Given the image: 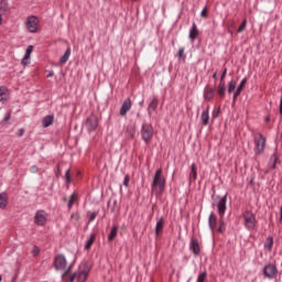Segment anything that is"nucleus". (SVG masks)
<instances>
[{"mask_svg": "<svg viewBox=\"0 0 282 282\" xmlns=\"http://www.w3.org/2000/svg\"><path fill=\"white\" fill-rule=\"evenodd\" d=\"M96 241V234H91L90 238L86 241L85 249L90 250L91 246H94V242Z\"/></svg>", "mask_w": 282, "mask_h": 282, "instance_id": "25", "label": "nucleus"}, {"mask_svg": "<svg viewBox=\"0 0 282 282\" xmlns=\"http://www.w3.org/2000/svg\"><path fill=\"white\" fill-rule=\"evenodd\" d=\"M69 56H72V50L68 47L64 55L61 57V63H67V61H69Z\"/></svg>", "mask_w": 282, "mask_h": 282, "instance_id": "26", "label": "nucleus"}, {"mask_svg": "<svg viewBox=\"0 0 282 282\" xmlns=\"http://www.w3.org/2000/svg\"><path fill=\"white\" fill-rule=\"evenodd\" d=\"M51 124H54V115L45 116L42 120V127L44 129H47V127H51Z\"/></svg>", "mask_w": 282, "mask_h": 282, "instance_id": "14", "label": "nucleus"}, {"mask_svg": "<svg viewBox=\"0 0 282 282\" xmlns=\"http://www.w3.org/2000/svg\"><path fill=\"white\" fill-rule=\"evenodd\" d=\"M1 23H3V18L0 14V25H1Z\"/></svg>", "mask_w": 282, "mask_h": 282, "instance_id": "55", "label": "nucleus"}, {"mask_svg": "<svg viewBox=\"0 0 282 282\" xmlns=\"http://www.w3.org/2000/svg\"><path fill=\"white\" fill-rule=\"evenodd\" d=\"M67 206L68 208H72V198L68 199Z\"/></svg>", "mask_w": 282, "mask_h": 282, "instance_id": "52", "label": "nucleus"}, {"mask_svg": "<svg viewBox=\"0 0 282 282\" xmlns=\"http://www.w3.org/2000/svg\"><path fill=\"white\" fill-rule=\"evenodd\" d=\"M40 252H41V250L37 249V247H34L33 257H36V254H39Z\"/></svg>", "mask_w": 282, "mask_h": 282, "instance_id": "45", "label": "nucleus"}, {"mask_svg": "<svg viewBox=\"0 0 282 282\" xmlns=\"http://www.w3.org/2000/svg\"><path fill=\"white\" fill-rule=\"evenodd\" d=\"M237 89V82L231 79L228 84V94H232Z\"/></svg>", "mask_w": 282, "mask_h": 282, "instance_id": "30", "label": "nucleus"}, {"mask_svg": "<svg viewBox=\"0 0 282 282\" xmlns=\"http://www.w3.org/2000/svg\"><path fill=\"white\" fill-rule=\"evenodd\" d=\"M141 139L145 144H151V140H153V126L151 123H143L141 127Z\"/></svg>", "mask_w": 282, "mask_h": 282, "instance_id": "4", "label": "nucleus"}, {"mask_svg": "<svg viewBox=\"0 0 282 282\" xmlns=\"http://www.w3.org/2000/svg\"><path fill=\"white\" fill-rule=\"evenodd\" d=\"M131 110V99H126L120 109V116H127Z\"/></svg>", "mask_w": 282, "mask_h": 282, "instance_id": "12", "label": "nucleus"}, {"mask_svg": "<svg viewBox=\"0 0 282 282\" xmlns=\"http://www.w3.org/2000/svg\"><path fill=\"white\" fill-rule=\"evenodd\" d=\"M224 230H225L224 218H220V219H219L218 232H224Z\"/></svg>", "mask_w": 282, "mask_h": 282, "instance_id": "38", "label": "nucleus"}, {"mask_svg": "<svg viewBox=\"0 0 282 282\" xmlns=\"http://www.w3.org/2000/svg\"><path fill=\"white\" fill-rule=\"evenodd\" d=\"M130 135H131V138H133V133H131Z\"/></svg>", "mask_w": 282, "mask_h": 282, "instance_id": "57", "label": "nucleus"}, {"mask_svg": "<svg viewBox=\"0 0 282 282\" xmlns=\"http://www.w3.org/2000/svg\"><path fill=\"white\" fill-rule=\"evenodd\" d=\"M247 83H248V78H243V79L240 82V84H239V86H238L237 89H239V91H243V89L246 88Z\"/></svg>", "mask_w": 282, "mask_h": 282, "instance_id": "36", "label": "nucleus"}, {"mask_svg": "<svg viewBox=\"0 0 282 282\" xmlns=\"http://www.w3.org/2000/svg\"><path fill=\"white\" fill-rule=\"evenodd\" d=\"M197 36H199V30L197 29V24L193 23L192 29L189 30V39L193 42Z\"/></svg>", "mask_w": 282, "mask_h": 282, "instance_id": "17", "label": "nucleus"}, {"mask_svg": "<svg viewBox=\"0 0 282 282\" xmlns=\"http://www.w3.org/2000/svg\"><path fill=\"white\" fill-rule=\"evenodd\" d=\"M162 230H164V217L158 219L155 226V235H162Z\"/></svg>", "mask_w": 282, "mask_h": 282, "instance_id": "18", "label": "nucleus"}, {"mask_svg": "<svg viewBox=\"0 0 282 282\" xmlns=\"http://www.w3.org/2000/svg\"><path fill=\"white\" fill-rule=\"evenodd\" d=\"M200 120H202V123L207 127L209 120H210V117L208 115V108L203 110L202 115H200Z\"/></svg>", "mask_w": 282, "mask_h": 282, "instance_id": "21", "label": "nucleus"}, {"mask_svg": "<svg viewBox=\"0 0 282 282\" xmlns=\"http://www.w3.org/2000/svg\"><path fill=\"white\" fill-rule=\"evenodd\" d=\"M228 202L227 196H223L219 198L218 203L216 204L218 208V215L220 219H224V215H226V204Z\"/></svg>", "mask_w": 282, "mask_h": 282, "instance_id": "10", "label": "nucleus"}, {"mask_svg": "<svg viewBox=\"0 0 282 282\" xmlns=\"http://www.w3.org/2000/svg\"><path fill=\"white\" fill-rule=\"evenodd\" d=\"M29 59H25V56L22 58L21 63L22 65H29L30 62H28Z\"/></svg>", "mask_w": 282, "mask_h": 282, "instance_id": "47", "label": "nucleus"}, {"mask_svg": "<svg viewBox=\"0 0 282 282\" xmlns=\"http://www.w3.org/2000/svg\"><path fill=\"white\" fill-rule=\"evenodd\" d=\"M241 91L242 90H239V88L236 89V91L234 93V102H236L237 98H239V96H241Z\"/></svg>", "mask_w": 282, "mask_h": 282, "instance_id": "39", "label": "nucleus"}, {"mask_svg": "<svg viewBox=\"0 0 282 282\" xmlns=\"http://www.w3.org/2000/svg\"><path fill=\"white\" fill-rule=\"evenodd\" d=\"M166 186V178L162 175V169L156 170L153 182H152V192L160 195L164 193V188Z\"/></svg>", "mask_w": 282, "mask_h": 282, "instance_id": "2", "label": "nucleus"}, {"mask_svg": "<svg viewBox=\"0 0 282 282\" xmlns=\"http://www.w3.org/2000/svg\"><path fill=\"white\" fill-rule=\"evenodd\" d=\"M96 219V213L90 214L89 221H94Z\"/></svg>", "mask_w": 282, "mask_h": 282, "instance_id": "46", "label": "nucleus"}, {"mask_svg": "<svg viewBox=\"0 0 282 282\" xmlns=\"http://www.w3.org/2000/svg\"><path fill=\"white\" fill-rule=\"evenodd\" d=\"M10 118H12V110H9L4 113L3 122H10Z\"/></svg>", "mask_w": 282, "mask_h": 282, "instance_id": "37", "label": "nucleus"}, {"mask_svg": "<svg viewBox=\"0 0 282 282\" xmlns=\"http://www.w3.org/2000/svg\"><path fill=\"white\" fill-rule=\"evenodd\" d=\"M8 206V194L1 193L0 194V208L3 210Z\"/></svg>", "mask_w": 282, "mask_h": 282, "instance_id": "19", "label": "nucleus"}, {"mask_svg": "<svg viewBox=\"0 0 282 282\" xmlns=\"http://www.w3.org/2000/svg\"><path fill=\"white\" fill-rule=\"evenodd\" d=\"M226 74H228V68H225L221 76H220V83H224V78H226Z\"/></svg>", "mask_w": 282, "mask_h": 282, "instance_id": "42", "label": "nucleus"}, {"mask_svg": "<svg viewBox=\"0 0 282 282\" xmlns=\"http://www.w3.org/2000/svg\"><path fill=\"white\" fill-rule=\"evenodd\" d=\"M209 228L210 230H215L217 228V216L215 214H210L209 219H208Z\"/></svg>", "mask_w": 282, "mask_h": 282, "instance_id": "22", "label": "nucleus"}, {"mask_svg": "<svg viewBox=\"0 0 282 282\" xmlns=\"http://www.w3.org/2000/svg\"><path fill=\"white\" fill-rule=\"evenodd\" d=\"M189 248L193 251V253L195 254V257H197L199 254V252H202V250L199 248V241L195 238L192 239Z\"/></svg>", "mask_w": 282, "mask_h": 282, "instance_id": "13", "label": "nucleus"}, {"mask_svg": "<svg viewBox=\"0 0 282 282\" xmlns=\"http://www.w3.org/2000/svg\"><path fill=\"white\" fill-rule=\"evenodd\" d=\"M34 224L36 226H45L47 224V213L43 209H40L35 213Z\"/></svg>", "mask_w": 282, "mask_h": 282, "instance_id": "9", "label": "nucleus"}, {"mask_svg": "<svg viewBox=\"0 0 282 282\" xmlns=\"http://www.w3.org/2000/svg\"><path fill=\"white\" fill-rule=\"evenodd\" d=\"M54 76V70L48 72L47 78H52Z\"/></svg>", "mask_w": 282, "mask_h": 282, "instance_id": "49", "label": "nucleus"}, {"mask_svg": "<svg viewBox=\"0 0 282 282\" xmlns=\"http://www.w3.org/2000/svg\"><path fill=\"white\" fill-rule=\"evenodd\" d=\"M253 151L256 155H261L265 151V137H263L261 133H256L253 135Z\"/></svg>", "mask_w": 282, "mask_h": 282, "instance_id": "3", "label": "nucleus"}, {"mask_svg": "<svg viewBox=\"0 0 282 282\" xmlns=\"http://www.w3.org/2000/svg\"><path fill=\"white\" fill-rule=\"evenodd\" d=\"M272 246H274V238L269 237V238L267 239V242H265V245H264V248H268V250L270 251V250H272Z\"/></svg>", "mask_w": 282, "mask_h": 282, "instance_id": "31", "label": "nucleus"}, {"mask_svg": "<svg viewBox=\"0 0 282 282\" xmlns=\"http://www.w3.org/2000/svg\"><path fill=\"white\" fill-rule=\"evenodd\" d=\"M189 180H193V182H195V180H197V166L195 164H192Z\"/></svg>", "mask_w": 282, "mask_h": 282, "instance_id": "28", "label": "nucleus"}, {"mask_svg": "<svg viewBox=\"0 0 282 282\" xmlns=\"http://www.w3.org/2000/svg\"><path fill=\"white\" fill-rule=\"evenodd\" d=\"M243 219L247 230H254L257 226V217L252 214V212H245Z\"/></svg>", "mask_w": 282, "mask_h": 282, "instance_id": "5", "label": "nucleus"}, {"mask_svg": "<svg viewBox=\"0 0 282 282\" xmlns=\"http://www.w3.org/2000/svg\"><path fill=\"white\" fill-rule=\"evenodd\" d=\"M213 78H214V80H217V73H215L214 75H213Z\"/></svg>", "mask_w": 282, "mask_h": 282, "instance_id": "54", "label": "nucleus"}, {"mask_svg": "<svg viewBox=\"0 0 282 282\" xmlns=\"http://www.w3.org/2000/svg\"><path fill=\"white\" fill-rule=\"evenodd\" d=\"M23 133H25V130L20 129V130H19V133H18L19 138H22Z\"/></svg>", "mask_w": 282, "mask_h": 282, "instance_id": "48", "label": "nucleus"}, {"mask_svg": "<svg viewBox=\"0 0 282 282\" xmlns=\"http://www.w3.org/2000/svg\"><path fill=\"white\" fill-rule=\"evenodd\" d=\"M88 275H89V268L86 264H83L79 268V271L73 274L72 281L76 279L77 282H85L87 281Z\"/></svg>", "mask_w": 282, "mask_h": 282, "instance_id": "6", "label": "nucleus"}, {"mask_svg": "<svg viewBox=\"0 0 282 282\" xmlns=\"http://www.w3.org/2000/svg\"><path fill=\"white\" fill-rule=\"evenodd\" d=\"M200 15L203 17V19L208 18V8L205 7V8L202 10Z\"/></svg>", "mask_w": 282, "mask_h": 282, "instance_id": "41", "label": "nucleus"}, {"mask_svg": "<svg viewBox=\"0 0 282 282\" xmlns=\"http://www.w3.org/2000/svg\"><path fill=\"white\" fill-rule=\"evenodd\" d=\"M280 221H282V206H281V209H280Z\"/></svg>", "mask_w": 282, "mask_h": 282, "instance_id": "53", "label": "nucleus"}, {"mask_svg": "<svg viewBox=\"0 0 282 282\" xmlns=\"http://www.w3.org/2000/svg\"><path fill=\"white\" fill-rule=\"evenodd\" d=\"M248 25V20H243L240 26L238 28V34H241L246 30V26Z\"/></svg>", "mask_w": 282, "mask_h": 282, "instance_id": "34", "label": "nucleus"}, {"mask_svg": "<svg viewBox=\"0 0 282 282\" xmlns=\"http://www.w3.org/2000/svg\"><path fill=\"white\" fill-rule=\"evenodd\" d=\"M263 274L265 279H276L279 274V269L276 268V264L269 263L264 265L263 268Z\"/></svg>", "mask_w": 282, "mask_h": 282, "instance_id": "7", "label": "nucleus"}, {"mask_svg": "<svg viewBox=\"0 0 282 282\" xmlns=\"http://www.w3.org/2000/svg\"><path fill=\"white\" fill-rule=\"evenodd\" d=\"M72 217L73 219H79L80 216L78 214H75V215L73 214Z\"/></svg>", "mask_w": 282, "mask_h": 282, "instance_id": "51", "label": "nucleus"}, {"mask_svg": "<svg viewBox=\"0 0 282 282\" xmlns=\"http://www.w3.org/2000/svg\"><path fill=\"white\" fill-rule=\"evenodd\" d=\"M270 162H271V169L273 170L276 169V164L279 162V155L276 154V152L272 154Z\"/></svg>", "mask_w": 282, "mask_h": 282, "instance_id": "27", "label": "nucleus"}, {"mask_svg": "<svg viewBox=\"0 0 282 282\" xmlns=\"http://www.w3.org/2000/svg\"><path fill=\"white\" fill-rule=\"evenodd\" d=\"M32 50H34V46L29 45L24 54V59H30V54H32Z\"/></svg>", "mask_w": 282, "mask_h": 282, "instance_id": "35", "label": "nucleus"}, {"mask_svg": "<svg viewBox=\"0 0 282 282\" xmlns=\"http://www.w3.org/2000/svg\"><path fill=\"white\" fill-rule=\"evenodd\" d=\"M26 30H29L32 34L39 31V18L36 15H30L26 19Z\"/></svg>", "mask_w": 282, "mask_h": 282, "instance_id": "8", "label": "nucleus"}, {"mask_svg": "<svg viewBox=\"0 0 282 282\" xmlns=\"http://www.w3.org/2000/svg\"><path fill=\"white\" fill-rule=\"evenodd\" d=\"M156 109H158V98L154 97L148 107L149 115L151 116L153 111H155Z\"/></svg>", "mask_w": 282, "mask_h": 282, "instance_id": "20", "label": "nucleus"}, {"mask_svg": "<svg viewBox=\"0 0 282 282\" xmlns=\"http://www.w3.org/2000/svg\"><path fill=\"white\" fill-rule=\"evenodd\" d=\"M185 48L184 47H180L178 52H177V56L181 61H186V54L184 53Z\"/></svg>", "mask_w": 282, "mask_h": 282, "instance_id": "32", "label": "nucleus"}, {"mask_svg": "<svg viewBox=\"0 0 282 282\" xmlns=\"http://www.w3.org/2000/svg\"><path fill=\"white\" fill-rule=\"evenodd\" d=\"M30 171H31V173H37L39 172V167H36V165H32L30 167Z\"/></svg>", "mask_w": 282, "mask_h": 282, "instance_id": "44", "label": "nucleus"}, {"mask_svg": "<svg viewBox=\"0 0 282 282\" xmlns=\"http://www.w3.org/2000/svg\"><path fill=\"white\" fill-rule=\"evenodd\" d=\"M65 181H66V184H67V188H69V182H72V180L69 178V170L66 171Z\"/></svg>", "mask_w": 282, "mask_h": 282, "instance_id": "40", "label": "nucleus"}, {"mask_svg": "<svg viewBox=\"0 0 282 282\" xmlns=\"http://www.w3.org/2000/svg\"><path fill=\"white\" fill-rule=\"evenodd\" d=\"M129 181H130L129 175H126L123 180V186H129Z\"/></svg>", "mask_w": 282, "mask_h": 282, "instance_id": "43", "label": "nucleus"}, {"mask_svg": "<svg viewBox=\"0 0 282 282\" xmlns=\"http://www.w3.org/2000/svg\"><path fill=\"white\" fill-rule=\"evenodd\" d=\"M76 177L77 180H80V177H83V174L80 172H77Z\"/></svg>", "mask_w": 282, "mask_h": 282, "instance_id": "50", "label": "nucleus"}, {"mask_svg": "<svg viewBox=\"0 0 282 282\" xmlns=\"http://www.w3.org/2000/svg\"><path fill=\"white\" fill-rule=\"evenodd\" d=\"M204 98L205 100H213V98H215V90L212 87H206L204 90Z\"/></svg>", "mask_w": 282, "mask_h": 282, "instance_id": "16", "label": "nucleus"}, {"mask_svg": "<svg viewBox=\"0 0 282 282\" xmlns=\"http://www.w3.org/2000/svg\"><path fill=\"white\" fill-rule=\"evenodd\" d=\"M265 121H267V122H270V117H267V118H265Z\"/></svg>", "mask_w": 282, "mask_h": 282, "instance_id": "56", "label": "nucleus"}, {"mask_svg": "<svg viewBox=\"0 0 282 282\" xmlns=\"http://www.w3.org/2000/svg\"><path fill=\"white\" fill-rule=\"evenodd\" d=\"M206 276H208V273L206 271L199 273L198 276H197V281L196 282H205L206 281Z\"/></svg>", "mask_w": 282, "mask_h": 282, "instance_id": "33", "label": "nucleus"}, {"mask_svg": "<svg viewBox=\"0 0 282 282\" xmlns=\"http://www.w3.org/2000/svg\"><path fill=\"white\" fill-rule=\"evenodd\" d=\"M86 127L88 131H96L98 129V117L90 115L86 120Z\"/></svg>", "mask_w": 282, "mask_h": 282, "instance_id": "11", "label": "nucleus"}, {"mask_svg": "<svg viewBox=\"0 0 282 282\" xmlns=\"http://www.w3.org/2000/svg\"><path fill=\"white\" fill-rule=\"evenodd\" d=\"M7 94H8V88L4 86H1L0 87V102L8 100Z\"/></svg>", "mask_w": 282, "mask_h": 282, "instance_id": "24", "label": "nucleus"}, {"mask_svg": "<svg viewBox=\"0 0 282 282\" xmlns=\"http://www.w3.org/2000/svg\"><path fill=\"white\" fill-rule=\"evenodd\" d=\"M79 197H80V194H78L77 192H74L72 194V205L73 206H78Z\"/></svg>", "mask_w": 282, "mask_h": 282, "instance_id": "29", "label": "nucleus"}, {"mask_svg": "<svg viewBox=\"0 0 282 282\" xmlns=\"http://www.w3.org/2000/svg\"><path fill=\"white\" fill-rule=\"evenodd\" d=\"M53 268L57 272H63L62 279L66 282H72V273L69 270H72V265L67 268V259L63 254H57L53 260Z\"/></svg>", "mask_w": 282, "mask_h": 282, "instance_id": "1", "label": "nucleus"}, {"mask_svg": "<svg viewBox=\"0 0 282 282\" xmlns=\"http://www.w3.org/2000/svg\"><path fill=\"white\" fill-rule=\"evenodd\" d=\"M217 94L221 100H224V98H226V83L225 82L219 83V85L217 87Z\"/></svg>", "mask_w": 282, "mask_h": 282, "instance_id": "15", "label": "nucleus"}, {"mask_svg": "<svg viewBox=\"0 0 282 282\" xmlns=\"http://www.w3.org/2000/svg\"><path fill=\"white\" fill-rule=\"evenodd\" d=\"M116 237H118V226L115 225L112 228H111V231L110 234L108 235V241H113V239H116Z\"/></svg>", "mask_w": 282, "mask_h": 282, "instance_id": "23", "label": "nucleus"}]
</instances>
